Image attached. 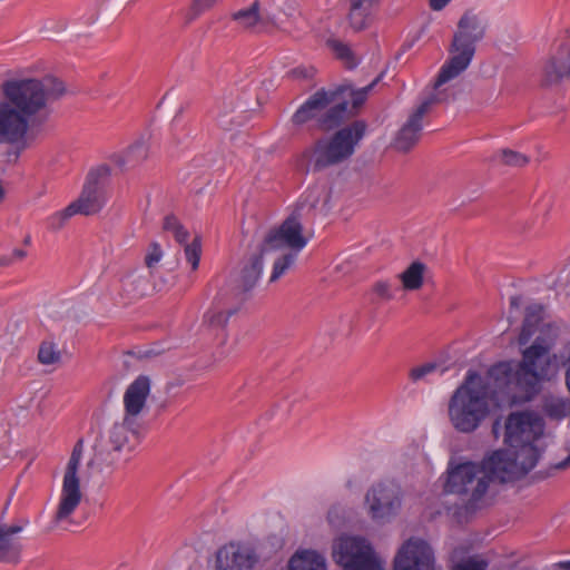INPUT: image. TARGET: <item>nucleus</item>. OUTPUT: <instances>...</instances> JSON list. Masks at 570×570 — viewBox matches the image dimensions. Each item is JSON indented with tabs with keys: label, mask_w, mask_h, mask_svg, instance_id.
Here are the masks:
<instances>
[{
	"label": "nucleus",
	"mask_w": 570,
	"mask_h": 570,
	"mask_svg": "<svg viewBox=\"0 0 570 570\" xmlns=\"http://www.w3.org/2000/svg\"><path fill=\"white\" fill-rule=\"evenodd\" d=\"M365 504L373 520L387 521L395 517L401 509V489L392 481L377 482L367 490Z\"/></svg>",
	"instance_id": "obj_12"
},
{
	"label": "nucleus",
	"mask_w": 570,
	"mask_h": 570,
	"mask_svg": "<svg viewBox=\"0 0 570 570\" xmlns=\"http://www.w3.org/2000/svg\"><path fill=\"white\" fill-rule=\"evenodd\" d=\"M258 560L252 547L229 542L216 551L214 570H253Z\"/></svg>",
	"instance_id": "obj_18"
},
{
	"label": "nucleus",
	"mask_w": 570,
	"mask_h": 570,
	"mask_svg": "<svg viewBox=\"0 0 570 570\" xmlns=\"http://www.w3.org/2000/svg\"><path fill=\"white\" fill-rule=\"evenodd\" d=\"M147 157L148 146L144 139H138L124 154H114L110 160L124 169L127 166L135 167L141 164Z\"/></svg>",
	"instance_id": "obj_26"
},
{
	"label": "nucleus",
	"mask_w": 570,
	"mask_h": 570,
	"mask_svg": "<svg viewBox=\"0 0 570 570\" xmlns=\"http://www.w3.org/2000/svg\"><path fill=\"white\" fill-rule=\"evenodd\" d=\"M377 76L370 85L355 89L352 83H342L334 90L321 89L313 94L292 116L295 126L317 119L323 130H332L356 115L365 102L370 90L381 80Z\"/></svg>",
	"instance_id": "obj_3"
},
{
	"label": "nucleus",
	"mask_w": 570,
	"mask_h": 570,
	"mask_svg": "<svg viewBox=\"0 0 570 570\" xmlns=\"http://www.w3.org/2000/svg\"><path fill=\"white\" fill-rule=\"evenodd\" d=\"M570 80V36L558 40L544 61L540 83L544 88L557 87Z\"/></svg>",
	"instance_id": "obj_14"
},
{
	"label": "nucleus",
	"mask_w": 570,
	"mask_h": 570,
	"mask_svg": "<svg viewBox=\"0 0 570 570\" xmlns=\"http://www.w3.org/2000/svg\"><path fill=\"white\" fill-rule=\"evenodd\" d=\"M451 0H430L431 9L435 11L442 10Z\"/></svg>",
	"instance_id": "obj_47"
},
{
	"label": "nucleus",
	"mask_w": 570,
	"mask_h": 570,
	"mask_svg": "<svg viewBox=\"0 0 570 570\" xmlns=\"http://www.w3.org/2000/svg\"><path fill=\"white\" fill-rule=\"evenodd\" d=\"M487 567L488 563L484 560L470 558L466 561L456 564L453 570H485Z\"/></svg>",
	"instance_id": "obj_41"
},
{
	"label": "nucleus",
	"mask_w": 570,
	"mask_h": 570,
	"mask_svg": "<svg viewBox=\"0 0 570 570\" xmlns=\"http://www.w3.org/2000/svg\"><path fill=\"white\" fill-rule=\"evenodd\" d=\"M73 215H76L73 207L68 205L63 210L58 212L48 218V227L52 230H59Z\"/></svg>",
	"instance_id": "obj_37"
},
{
	"label": "nucleus",
	"mask_w": 570,
	"mask_h": 570,
	"mask_svg": "<svg viewBox=\"0 0 570 570\" xmlns=\"http://www.w3.org/2000/svg\"><path fill=\"white\" fill-rule=\"evenodd\" d=\"M394 570H434L431 547L421 539H409L395 557Z\"/></svg>",
	"instance_id": "obj_17"
},
{
	"label": "nucleus",
	"mask_w": 570,
	"mask_h": 570,
	"mask_svg": "<svg viewBox=\"0 0 570 570\" xmlns=\"http://www.w3.org/2000/svg\"><path fill=\"white\" fill-rule=\"evenodd\" d=\"M65 83L52 76L11 78L0 85V145L17 146L18 151L28 147L27 136L31 126L43 122L49 104L66 94Z\"/></svg>",
	"instance_id": "obj_2"
},
{
	"label": "nucleus",
	"mask_w": 570,
	"mask_h": 570,
	"mask_svg": "<svg viewBox=\"0 0 570 570\" xmlns=\"http://www.w3.org/2000/svg\"><path fill=\"white\" fill-rule=\"evenodd\" d=\"M333 558L343 570H384L372 546L357 537H341L333 546Z\"/></svg>",
	"instance_id": "obj_9"
},
{
	"label": "nucleus",
	"mask_w": 570,
	"mask_h": 570,
	"mask_svg": "<svg viewBox=\"0 0 570 570\" xmlns=\"http://www.w3.org/2000/svg\"><path fill=\"white\" fill-rule=\"evenodd\" d=\"M180 225L181 224L175 216L169 215L165 217L163 227L165 230L174 233Z\"/></svg>",
	"instance_id": "obj_44"
},
{
	"label": "nucleus",
	"mask_w": 570,
	"mask_h": 570,
	"mask_svg": "<svg viewBox=\"0 0 570 570\" xmlns=\"http://www.w3.org/2000/svg\"><path fill=\"white\" fill-rule=\"evenodd\" d=\"M380 0H347V20L355 31L365 29L370 22L375 7Z\"/></svg>",
	"instance_id": "obj_25"
},
{
	"label": "nucleus",
	"mask_w": 570,
	"mask_h": 570,
	"mask_svg": "<svg viewBox=\"0 0 570 570\" xmlns=\"http://www.w3.org/2000/svg\"><path fill=\"white\" fill-rule=\"evenodd\" d=\"M570 468V454L562 461L551 466L552 470H567Z\"/></svg>",
	"instance_id": "obj_48"
},
{
	"label": "nucleus",
	"mask_w": 570,
	"mask_h": 570,
	"mask_svg": "<svg viewBox=\"0 0 570 570\" xmlns=\"http://www.w3.org/2000/svg\"><path fill=\"white\" fill-rule=\"evenodd\" d=\"M202 254L200 238L195 237L190 244L185 246L186 261L191 265V269L196 271L199 266Z\"/></svg>",
	"instance_id": "obj_36"
},
{
	"label": "nucleus",
	"mask_w": 570,
	"mask_h": 570,
	"mask_svg": "<svg viewBox=\"0 0 570 570\" xmlns=\"http://www.w3.org/2000/svg\"><path fill=\"white\" fill-rule=\"evenodd\" d=\"M543 314L541 304L527 307L518 343L527 345L535 335L532 344L522 350L520 361L502 362L489 370V377L499 389L501 400L510 405L531 401L540 392L541 383L556 372L557 356L551 352L553 341L543 335Z\"/></svg>",
	"instance_id": "obj_1"
},
{
	"label": "nucleus",
	"mask_w": 570,
	"mask_h": 570,
	"mask_svg": "<svg viewBox=\"0 0 570 570\" xmlns=\"http://www.w3.org/2000/svg\"><path fill=\"white\" fill-rule=\"evenodd\" d=\"M485 29L483 19L472 10H466L462 14L449 48L450 58L439 71L434 90L468 69L475 53V45L484 38Z\"/></svg>",
	"instance_id": "obj_5"
},
{
	"label": "nucleus",
	"mask_w": 570,
	"mask_h": 570,
	"mask_svg": "<svg viewBox=\"0 0 570 570\" xmlns=\"http://www.w3.org/2000/svg\"><path fill=\"white\" fill-rule=\"evenodd\" d=\"M38 361L42 365H53L61 361V352L52 342H42L38 351Z\"/></svg>",
	"instance_id": "obj_33"
},
{
	"label": "nucleus",
	"mask_w": 570,
	"mask_h": 570,
	"mask_svg": "<svg viewBox=\"0 0 570 570\" xmlns=\"http://www.w3.org/2000/svg\"><path fill=\"white\" fill-rule=\"evenodd\" d=\"M543 413L553 420H561L567 416L569 406L562 399H546L542 405Z\"/></svg>",
	"instance_id": "obj_32"
},
{
	"label": "nucleus",
	"mask_w": 570,
	"mask_h": 570,
	"mask_svg": "<svg viewBox=\"0 0 570 570\" xmlns=\"http://www.w3.org/2000/svg\"><path fill=\"white\" fill-rule=\"evenodd\" d=\"M10 262H11L10 259L1 261L0 265H8V264H10Z\"/></svg>",
	"instance_id": "obj_52"
},
{
	"label": "nucleus",
	"mask_w": 570,
	"mask_h": 570,
	"mask_svg": "<svg viewBox=\"0 0 570 570\" xmlns=\"http://www.w3.org/2000/svg\"><path fill=\"white\" fill-rule=\"evenodd\" d=\"M366 124L355 120L330 137L317 139L302 153L314 171L340 165L347 160L355 151L356 145L364 137Z\"/></svg>",
	"instance_id": "obj_7"
},
{
	"label": "nucleus",
	"mask_w": 570,
	"mask_h": 570,
	"mask_svg": "<svg viewBox=\"0 0 570 570\" xmlns=\"http://www.w3.org/2000/svg\"><path fill=\"white\" fill-rule=\"evenodd\" d=\"M265 250L259 247L258 252L253 254L242 268L239 276V285L232 293L236 298L239 296L246 299V293L249 292L257 283L263 271V255Z\"/></svg>",
	"instance_id": "obj_24"
},
{
	"label": "nucleus",
	"mask_w": 570,
	"mask_h": 570,
	"mask_svg": "<svg viewBox=\"0 0 570 570\" xmlns=\"http://www.w3.org/2000/svg\"><path fill=\"white\" fill-rule=\"evenodd\" d=\"M438 364L436 363H425L419 366H415L410 370L409 376L412 382H417L423 380L426 375L433 373L436 371Z\"/></svg>",
	"instance_id": "obj_39"
},
{
	"label": "nucleus",
	"mask_w": 570,
	"mask_h": 570,
	"mask_svg": "<svg viewBox=\"0 0 570 570\" xmlns=\"http://www.w3.org/2000/svg\"><path fill=\"white\" fill-rule=\"evenodd\" d=\"M288 567L289 570H326L324 557L312 550L295 553Z\"/></svg>",
	"instance_id": "obj_28"
},
{
	"label": "nucleus",
	"mask_w": 570,
	"mask_h": 570,
	"mask_svg": "<svg viewBox=\"0 0 570 570\" xmlns=\"http://www.w3.org/2000/svg\"><path fill=\"white\" fill-rule=\"evenodd\" d=\"M499 430H500V421L495 420L492 425V433L494 434L495 438H498Z\"/></svg>",
	"instance_id": "obj_50"
},
{
	"label": "nucleus",
	"mask_w": 570,
	"mask_h": 570,
	"mask_svg": "<svg viewBox=\"0 0 570 570\" xmlns=\"http://www.w3.org/2000/svg\"><path fill=\"white\" fill-rule=\"evenodd\" d=\"M259 9L261 3L255 0L248 8L235 11L230 17L242 29L252 30L262 20Z\"/></svg>",
	"instance_id": "obj_29"
},
{
	"label": "nucleus",
	"mask_w": 570,
	"mask_h": 570,
	"mask_svg": "<svg viewBox=\"0 0 570 570\" xmlns=\"http://www.w3.org/2000/svg\"><path fill=\"white\" fill-rule=\"evenodd\" d=\"M543 422L537 414L513 412L505 420L503 442L509 448L535 443L543 434Z\"/></svg>",
	"instance_id": "obj_13"
},
{
	"label": "nucleus",
	"mask_w": 570,
	"mask_h": 570,
	"mask_svg": "<svg viewBox=\"0 0 570 570\" xmlns=\"http://www.w3.org/2000/svg\"><path fill=\"white\" fill-rule=\"evenodd\" d=\"M161 257L163 250L160 248V245L158 243H151L145 256V263L147 267H154L157 263H159Z\"/></svg>",
	"instance_id": "obj_40"
},
{
	"label": "nucleus",
	"mask_w": 570,
	"mask_h": 570,
	"mask_svg": "<svg viewBox=\"0 0 570 570\" xmlns=\"http://www.w3.org/2000/svg\"><path fill=\"white\" fill-rule=\"evenodd\" d=\"M425 265L421 262H413L403 273L400 274L403 287L406 291L419 289L423 284Z\"/></svg>",
	"instance_id": "obj_30"
},
{
	"label": "nucleus",
	"mask_w": 570,
	"mask_h": 570,
	"mask_svg": "<svg viewBox=\"0 0 570 570\" xmlns=\"http://www.w3.org/2000/svg\"><path fill=\"white\" fill-rule=\"evenodd\" d=\"M121 453L120 451H114L108 443L104 442L87 463V468L97 469L99 472L112 471L119 462Z\"/></svg>",
	"instance_id": "obj_27"
},
{
	"label": "nucleus",
	"mask_w": 570,
	"mask_h": 570,
	"mask_svg": "<svg viewBox=\"0 0 570 570\" xmlns=\"http://www.w3.org/2000/svg\"><path fill=\"white\" fill-rule=\"evenodd\" d=\"M283 12L285 13L286 17L293 18L297 13V3L295 1H289L285 3Z\"/></svg>",
	"instance_id": "obj_46"
},
{
	"label": "nucleus",
	"mask_w": 570,
	"mask_h": 570,
	"mask_svg": "<svg viewBox=\"0 0 570 570\" xmlns=\"http://www.w3.org/2000/svg\"><path fill=\"white\" fill-rule=\"evenodd\" d=\"M328 48L335 53V56L343 61L346 68L353 69L358 65V60L355 58L352 49L344 42L330 39L327 41Z\"/></svg>",
	"instance_id": "obj_31"
},
{
	"label": "nucleus",
	"mask_w": 570,
	"mask_h": 570,
	"mask_svg": "<svg viewBox=\"0 0 570 570\" xmlns=\"http://www.w3.org/2000/svg\"><path fill=\"white\" fill-rule=\"evenodd\" d=\"M110 174L111 169L106 164L89 170L79 198L70 204L76 214L92 215L104 207L106 203L105 187Z\"/></svg>",
	"instance_id": "obj_11"
},
{
	"label": "nucleus",
	"mask_w": 570,
	"mask_h": 570,
	"mask_svg": "<svg viewBox=\"0 0 570 570\" xmlns=\"http://www.w3.org/2000/svg\"><path fill=\"white\" fill-rule=\"evenodd\" d=\"M139 422L124 417L122 422L114 424L105 442L108 443L114 451L129 453L139 443Z\"/></svg>",
	"instance_id": "obj_22"
},
{
	"label": "nucleus",
	"mask_w": 570,
	"mask_h": 570,
	"mask_svg": "<svg viewBox=\"0 0 570 570\" xmlns=\"http://www.w3.org/2000/svg\"><path fill=\"white\" fill-rule=\"evenodd\" d=\"M13 256L19 258V259H22L26 256V252L22 250V249H14L13 250Z\"/></svg>",
	"instance_id": "obj_51"
},
{
	"label": "nucleus",
	"mask_w": 570,
	"mask_h": 570,
	"mask_svg": "<svg viewBox=\"0 0 570 570\" xmlns=\"http://www.w3.org/2000/svg\"><path fill=\"white\" fill-rule=\"evenodd\" d=\"M136 282L141 283V282H144V279H142L141 277H138V278L136 279Z\"/></svg>",
	"instance_id": "obj_53"
},
{
	"label": "nucleus",
	"mask_w": 570,
	"mask_h": 570,
	"mask_svg": "<svg viewBox=\"0 0 570 570\" xmlns=\"http://www.w3.org/2000/svg\"><path fill=\"white\" fill-rule=\"evenodd\" d=\"M501 397L493 380L488 376L484 383L476 373L470 372L449 401L452 426L461 433L474 432L490 414L492 405L508 404Z\"/></svg>",
	"instance_id": "obj_4"
},
{
	"label": "nucleus",
	"mask_w": 570,
	"mask_h": 570,
	"mask_svg": "<svg viewBox=\"0 0 570 570\" xmlns=\"http://www.w3.org/2000/svg\"><path fill=\"white\" fill-rule=\"evenodd\" d=\"M373 292L382 299H391L392 298V292H391V285L386 281H379L373 285Z\"/></svg>",
	"instance_id": "obj_43"
},
{
	"label": "nucleus",
	"mask_w": 570,
	"mask_h": 570,
	"mask_svg": "<svg viewBox=\"0 0 570 570\" xmlns=\"http://www.w3.org/2000/svg\"><path fill=\"white\" fill-rule=\"evenodd\" d=\"M520 304H521V298H520L519 296H512V297L510 298V305H511V307L519 308Z\"/></svg>",
	"instance_id": "obj_49"
},
{
	"label": "nucleus",
	"mask_w": 570,
	"mask_h": 570,
	"mask_svg": "<svg viewBox=\"0 0 570 570\" xmlns=\"http://www.w3.org/2000/svg\"><path fill=\"white\" fill-rule=\"evenodd\" d=\"M491 459L492 453L480 463L466 461L450 465L444 491L463 497L471 505L475 504L484 497L491 483H502L498 465Z\"/></svg>",
	"instance_id": "obj_6"
},
{
	"label": "nucleus",
	"mask_w": 570,
	"mask_h": 570,
	"mask_svg": "<svg viewBox=\"0 0 570 570\" xmlns=\"http://www.w3.org/2000/svg\"><path fill=\"white\" fill-rule=\"evenodd\" d=\"M307 242L308 239L303 235V226L298 215L293 213L278 228L269 230L261 247L264 248L265 252L288 247L296 254L306 246Z\"/></svg>",
	"instance_id": "obj_16"
},
{
	"label": "nucleus",
	"mask_w": 570,
	"mask_h": 570,
	"mask_svg": "<svg viewBox=\"0 0 570 570\" xmlns=\"http://www.w3.org/2000/svg\"><path fill=\"white\" fill-rule=\"evenodd\" d=\"M150 392V380L146 375H139L124 394L125 419L138 422V416L146 406Z\"/></svg>",
	"instance_id": "obj_21"
},
{
	"label": "nucleus",
	"mask_w": 570,
	"mask_h": 570,
	"mask_svg": "<svg viewBox=\"0 0 570 570\" xmlns=\"http://www.w3.org/2000/svg\"><path fill=\"white\" fill-rule=\"evenodd\" d=\"M244 303V297H234L227 292H222L216 297L213 307L204 315V323L210 327L224 328Z\"/></svg>",
	"instance_id": "obj_20"
},
{
	"label": "nucleus",
	"mask_w": 570,
	"mask_h": 570,
	"mask_svg": "<svg viewBox=\"0 0 570 570\" xmlns=\"http://www.w3.org/2000/svg\"><path fill=\"white\" fill-rule=\"evenodd\" d=\"M495 158L503 165L511 167H523L529 163V157L524 154L512 149H502L497 155Z\"/></svg>",
	"instance_id": "obj_34"
},
{
	"label": "nucleus",
	"mask_w": 570,
	"mask_h": 570,
	"mask_svg": "<svg viewBox=\"0 0 570 570\" xmlns=\"http://www.w3.org/2000/svg\"><path fill=\"white\" fill-rule=\"evenodd\" d=\"M173 235L179 244L186 243L188 239V232L183 225H180L178 229L173 233Z\"/></svg>",
	"instance_id": "obj_45"
},
{
	"label": "nucleus",
	"mask_w": 570,
	"mask_h": 570,
	"mask_svg": "<svg viewBox=\"0 0 570 570\" xmlns=\"http://www.w3.org/2000/svg\"><path fill=\"white\" fill-rule=\"evenodd\" d=\"M218 0H193L189 8V19L194 20L212 9Z\"/></svg>",
	"instance_id": "obj_38"
},
{
	"label": "nucleus",
	"mask_w": 570,
	"mask_h": 570,
	"mask_svg": "<svg viewBox=\"0 0 570 570\" xmlns=\"http://www.w3.org/2000/svg\"><path fill=\"white\" fill-rule=\"evenodd\" d=\"M438 90L415 108L406 122L397 131L394 140V147L397 150L406 153L417 144L423 129V117L429 112L433 104L445 100L443 92Z\"/></svg>",
	"instance_id": "obj_15"
},
{
	"label": "nucleus",
	"mask_w": 570,
	"mask_h": 570,
	"mask_svg": "<svg viewBox=\"0 0 570 570\" xmlns=\"http://www.w3.org/2000/svg\"><path fill=\"white\" fill-rule=\"evenodd\" d=\"M28 523L27 520L21 521L20 524L8 525L0 524V561L11 564H17L21 559L22 544L16 538L18 533L23 530Z\"/></svg>",
	"instance_id": "obj_23"
},
{
	"label": "nucleus",
	"mask_w": 570,
	"mask_h": 570,
	"mask_svg": "<svg viewBox=\"0 0 570 570\" xmlns=\"http://www.w3.org/2000/svg\"><path fill=\"white\" fill-rule=\"evenodd\" d=\"M316 70L312 66H299L289 71V75L295 79H312Z\"/></svg>",
	"instance_id": "obj_42"
},
{
	"label": "nucleus",
	"mask_w": 570,
	"mask_h": 570,
	"mask_svg": "<svg viewBox=\"0 0 570 570\" xmlns=\"http://www.w3.org/2000/svg\"><path fill=\"white\" fill-rule=\"evenodd\" d=\"M212 117L216 125L226 131L240 127L247 121L246 112L238 108L237 99L232 95L216 99Z\"/></svg>",
	"instance_id": "obj_19"
},
{
	"label": "nucleus",
	"mask_w": 570,
	"mask_h": 570,
	"mask_svg": "<svg viewBox=\"0 0 570 570\" xmlns=\"http://www.w3.org/2000/svg\"><path fill=\"white\" fill-rule=\"evenodd\" d=\"M510 450H495L492 459L498 465L501 475V482L517 480L530 472L538 463L540 450L534 443H522L520 446H510Z\"/></svg>",
	"instance_id": "obj_10"
},
{
	"label": "nucleus",
	"mask_w": 570,
	"mask_h": 570,
	"mask_svg": "<svg viewBox=\"0 0 570 570\" xmlns=\"http://www.w3.org/2000/svg\"><path fill=\"white\" fill-rule=\"evenodd\" d=\"M83 454V440L79 439L71 452L67 463L62 487L59 495V502L53 514V523L70 522L72 513L82 501L83 493L80 488L78 471Z\"/></svg>",
	"instance_id": "obj_8"
},
{
	"label": "nucleus",
	"mask_w": 570,
	"mask_h": 570,
	"mask_svg": "<svg viewBox=\"0 0 570 570\" xmlns=\"http://www.w3.org/2000/svg\"><path fill=\"white\" fill-rule=\"evenodd\" d=\"M296 261V254L288 253L275 261L273 272L269 282H276L294 264Z\"/></svg>",
	"instance_id": "obj_35"
}]
</instances>
